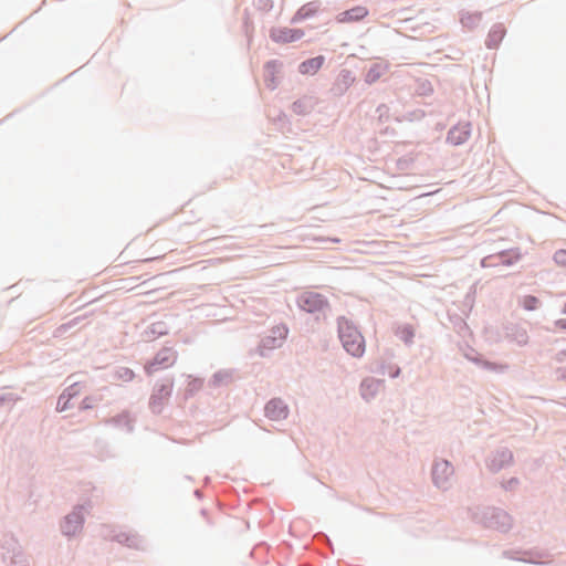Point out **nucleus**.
<instances>
[{
	"mask_svg": "<svg viewBox=\"0 0 566 566\" xmlns=\"http://www.w3.org/2000/svg\"><path fill=\"white\" fill-rule=\"evenodd\" d=\"M339 338L344 348L354 357H360L365 353V339L360 332L349 322L339 323Z\"/></svg>",
	"mask_w": 566,
	"mask_h": 566,
	"instance_id": "nucleus-1",
	"label": "nucleus"
},
{
	"mask_svg": "<svg viewBox=\"0 0 566 566\" xmlns=\"http://www.w3.org/2000/svg\"><path fill=\"white\" fill-rule=\"evenodd\" d=\"M297 302L298 306L308 313L318 312L327 306L326 298L315 292H304L301 294Z\"/></svg>",
	"mask_w": 566,
	"mask_h": 566,
	"instance_id": "nucleus-2",
	"label": "nucleus"
},
{
	"mask_svg": "<svg viewBox=\"0 0 566 566\" xmlns=\"http://www.w3.org/2000/svg\"><path fill=\"white\" fill-rule=\"evenodd\" d=\"M304 35L301 29H291L287 27L274 28L271 31V38L279 43H290L300 40Z\"/></svg>",
	"mask_w": 566,
	"mask_h": 566,
	"instance_id": "nucleus-3",
	"label": "nucleus"
},
{
	"mask_svg": "<svg viewBox=\"0 0 566 566\" xmlns=\"http://www.w3.org/2000/svg\"><path fill=\"white\" fill-rule=\"evenodd\" d=\"M176 358H177L176 353L172 349L165 348V349L160 350L156 355L154 360L146 366V370H147V373L150 374L156 370L157 366L169 367L175 364Z\"/></svg>",
	"mask_w": 566,
	"mask_h": 566,
	"instance_id": "nucleus-4",
	"label": "nucleus"
},
{
	"mask_svg": "<svg viewBox=\"0 0 566 566\" xmlns=\"http://www.w3.org/2000/svg\"><path fill=\"white\" fill-rule=\"evenodd\" d=\"M368 15V9L363 6L354 7L349 10H346L344 12H340L336 20L339 23H350V22H357L363 20L365 17Z\"/></svg>",
	"mask_w": 566,
	"mask_h": 566,
	"instance_id": "nucleus-5",
	"label": "nucleus"
},
{
	"mask_svg": "<svg viewBox=\"0 0 566 566\" xmlns=\"http://www.w3.org/2000/svg\"><path fill=\"white\" fill-rule=\"evenodd\" d=\"M265 415L273 420L285 418L287 415L286 407L277 400H272L265 406Z\"/></svg>",
	"mask_w": 566,
	"mask_h": 566,
	"instance_id": "nucleus-6",
	"label": "nucleus"
},
{
	"mask_svg": "<svg viewBox=\"0 0 566 566\" xmlns=\"http://www.w3.org/2000/svg\"><path fill=\"white\" fill-rule=\"evenodd\" d=\"M380 387H381L380 381L374 380V379H366L363 381V384L360 386L361 396L366 400H369L377 394V391L379 390Z\"/></svg>",
	"mask_w": 566,
	"mask_h": 566,
	"instance_id": "nucleus-7",
	"label": "nucleus"
},
{
	"mask_svg": "<svg viewBox=\"0 0 566 566\" xmlns=\"http://www.w3.org/2000/svg\"><path fill=\"white\" fill-rule=\"evenodd\" d=\"M323 62V56L310 59L300 65V72L302 74H315L322 67Z\"/></svg>",
	"mask_w": 566,
	"mask_h": 566,
	"instance_id": "nucleus-8",
	"label": "nucleus"
},
{
	"mask_svg": "<svg viewBox=\"0 0 566 566\" xmlns=\"http://www.w3.org/2000/svg\"><path fill=\"white\" fill-rule=\"evenodd\" d=\"M273 334L275 335L272 339L265 338L264 346L270 348L276 347L281 344V342L286 337L287 329L285 327H276L273 329Z\"/></svg>",
	"mask_w": 566,
	"mask_h": 566,
	"instance_id": "nucleus-9",
	"label": "nucleus"
},
{
	"mask_svg": "<svg viewBox=\"0 0 566 566\" xmlns=\"http://www.w3.org/2000/svg\"><path fill=\"white\" fill-rule=\"evenodd\" d=\"M317 12V8L313 6L312 3L303 6L292 18V22H301L312 15H314Z\"/></svg>",
	"mask_w": 566,
	"mask_h": 566,
	"instance_id": "nucleus-10",
	"label": "nucleus"
},
{
	"mask_svg": "<svg viewBox=\"0 0 566 566\" xmlns=\"http://www.w3.org/2000/svg\"><path fill=\"white\" fill-rule=\"evenodd\" d=\"M469 136V132L467 129H460L458 127L453 128L452 130H450L449 133V137L448 139L458 145V144H461L463 140H465Z\"/></svg>",
	"mask_w": 566,
	"mask_h": 566,
	"instance_id": "nucleus-11",
	"label": "nucleus"
},
{
	"mask_svg": "<svg viewBox=\"0 0 566 566\" xmlns=\"http://www.w3.org/2000/svg\"><path fill=\"white\" fill-rule=\"evenodd\" d=\"M522 304L525 310L533 311L537 307L538 300L535 296L527 295V296L523 297Z\"/></svg>",
	"mask_w": 566,
	"mask_h": 566,
	"instance_id": "nucleus-12",
	"label": "nucleus"
},
{
	"mask_svg": "<svg viewBox=\"0 0 566 566\" xmlns=\"http://www.w3.org/2000/svg\"><path fill=\"white\" fill-rule=\"evenodd\" d=\"M554 261L557 265L566 269V250H559L554 254Z\"/></svg>",
	"mask_w": 566,
	"mask_h": 566,
	"instance_id": "nucleus-13",
	"label": "nucleus"
},
{
	"mask_svg": "<svg viewBox=\"0 0 566 566\" xmlns=\"http://www.w3.org/2000/svg\"><path fill=\"white\" fill-rule=\"evenodd\" d=\"M400 337L405 340V342H410L415 335V332H413V328L411 326H405L402 328H400Z\"/></svg>",
	"mask_w": 566,
	"mask_h": 566,
	"instance_id": "nucleus-14",
	"label": "nucleus"
},
{
	"mask_svg": "<svg viewBox=\"0 0 566 566\" xmlns=\"http://www.w3.org/2000/svg\"><path fill=\"white\" fill-rule=\"evenodd\" d=\"M118 376L120 379H123L124 381H129L134 378V373L133 370H130L129 368H122L119 371H118Z\"/></svg>",
	"mask_w": 566,
	"mask_h": 566,
	"instance_id": "nucleus-15",
	"label": "nucleus"
},
{
	"mask_svg": "<svg viewBox=\"0 0 566 566\" xmlns=\"http://www.w3.org/2000/svg\"><path fill=\"white\" fill-rule=\"evenodd\" d=\"M379 76H380L379 66H376L367 73V81L369 83H373V82L377 81L379 78Z\"/></svg>",
	"mask_w": 566,
	"mask_h": 566,
	"instance_id": "nucleus-16",
	"label": "nucleus"
},
{
	"mask_svg": "<svg viewBox=\"0 0 566 566\" xmlns=\"http://www.w3.org/2000/svg\"><path fill=\"white\" fill-rule=\"evenodd\" d=\"M555 326L560 329H566V318L557 319Z\"/></svg>",
	"mask_w": 566,
	"mask_h": 566,
	"instance_id": "nucleus-17",
	"label": "nucleus"
},
{
	"mask_svg": "<svg viewBox=\"0 0 566 566\" xmlns=\"http://www.w3.org/2000/svg\"><path fill=\"white\" fill-rule=\"evenodd\" d=\"M440 468H442V469L446 471V470H448V464H447V463H444V464H441V465H439V464H438V465H436V468H434V473H436Z\"/></svg>",
	"mask_w": 566,
	"mask_h": 566,
	"instance_id": "nucleus-18",
	"label": "nucleus"
},
{
	"mask_svg": "<svg viewBox=\"0 0 566 566\" xmlns=\"http://www.w3.org/2000/svg\"><path fill=\"white\" fill-rule=\"evenodd\" d=\"M71 521H72V520H71L70 517H67V518H66V525H69V524L71 523Z\"/></svg>",
	"mask_w": 566,
	"mask_h": 566,
	"instance_id": "nucleus-19",
	"label": "nucleus"
},
{
	"mask_svg": "<svg viewBox=\"0 0 566 566\" xmlns=\"http://www.w3.org/2000/svg\"><path fill=\"white\" fill-rule=\"evenodd\" d=\"M564 313L566 314V303H565V307H564Z\"/></svg>",
	"mask_w": 566,
	"mask_h": 566,
	"instance_id": "nucleus-20",
	"label": "nucleus"
}]
</instances>
